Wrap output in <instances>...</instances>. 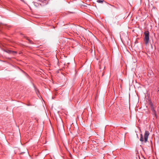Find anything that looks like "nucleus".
Here are the masks:
<instances>
[{
	"label": "nucleus",
	"instance_id": "nucleus-2",
	"mask_svg": "<svg viewBox=\"0 0 159 159\" xmlns=\"http://www.w3.org/2000/svg\"><path fill=\"white\" fill-rule=\"evenodd\" d=\"M144 41L145 44L147 45L149 41V32L148 31L146 30L144 33Z\"/></svg>",
	"mask_w": 159,
	"mask_h": 159
},
{
	"label": "nucleus",
	"instance_id": "nucleus-5",
	"mask_svg": "<svg viewBox=\"0 0 159 159\" xmlns=\"http://www.w3.org/2000/svg\"><path fill=\"white\" fill-rule=\"evenodd\" d=\"M104 1V0H98L97 2L98 3H102Z\"/></svg>",
	"mask_w": 159,
	"mask_h": 159
},
{
	"label": "nucleus",
	"instance_id": "nucleus-6",
	"mask_svg": "<svg viewBox=\"0 0 159 159\" xmlns=\"http://www.w3.org/2000/svg\"><path fill=\"white\" fill-rule=\"evenodd\" d=\"M6 52L9 53H11L12 51L8 50L6 51Z\"/></svg>",
	"mask_w": 159,
	"mask_h": 159
},
{
	"label": "nucleus",
	"instance_id": "nucleus-4",
	"mask_svg": "<svg viewBox=\"0 0 159 159\" xmlns=\"http://www.w3.org/2000/svg\"><path fill=\"white\" fill-rule=\"evenodd\" d=\"M34 89L35 90V92L36 93V94L38 95V94L39 93V90L38 89H37L36 87L34 86Z\"/></svg>",
	"mask_w": 159,
	"mask_h": 159
},
{
	"label": "nucleus",
	"instance_id": "nucleus-8",
	"mask_svg": "<svg viewBox=\"0 0 159 159\" xmlns=\"http://www.w3.org/2000/svg\"><path fill=\"white\" fill-rule=\"evenodd\" d=\"M29 41V43H30L31 44H33V42L30 40H29V39H28Z\"/></svg>",
	"mask_w": 159,
	"mask_h": 159
},
{
	"label": "nucleus",
	"instance_id": "nucleus-9",
	"mask_svg": "<svg viewBox=\"0 0 159 159\" xmlns=\"http://www.w3.org/2000/svg\"><path fill=\"white\" fill-rule=\"evenodd\" d=\"M29 41V43H30L31 44H33V42L30 40H29V39H28Z\"/></svg>",
	"mask_w": 159,
	"mask_h": 159
},
{
	"label": "nucleus",
	"instance_id": "nucleus-10",
	"mask_svg": "<svg viewBox=\"0 0 159 159\" xmlns=\"http://www.w3.org/2000/svg\"><path fill=\"white\" fill-rule=\"evenodd\" d=\"M158 91H159V89L158 90Z\"/></svg>",
	"mask_w": 159,
	"mask_h": 159
},
{
	"label": "nucleus",
	"instance_id": "nucleus-7",
	"mask_svg": "<svg viewBox=\"0 0 159 159\" xmlns=\"http://www.w3.org/2000/svg\"><path fill=\"white\" fill-rule=\"evenodd\" d=\"M17 53V52L16 51H12L11 54H16Z\"/></svg>",
	"mask_w": 159,
	"mask_h": 159
},
{
	"label": "nucleus",
	"instance_id": "nucleus-1",
	"mask_svg": "<svg viewBox=\"0 0 159 159\" xmlns=\"http://www.w3.org/2000/svg\"><path fill=\"white\" fill-rule=\"evenodd\" d=\"M149 135V133L148 131H145L144 135V138H143V134H140V141L142 142L144 141L145 143H146L148 141V139Z\"/></svg>",
	"mask_w": 159,
	"mask_h": 159
},
{
	"label": "nucleus",
	"instance_id": "nucleus-3",
	"mask_svg": "<svg viewBox=\"0 0 159 159\" xmlns=\"http://www.w3.org/2000/svg\"><path fill=\"white\" fill-rule=\"evenodd\" d=\"M151 109L152 111V113L154 115L156 116V113L155 110H154V107L152 105H151Z\"/></svg>",
	"mask_w": 159,
	"mask_h": 159
}]
</instances>
